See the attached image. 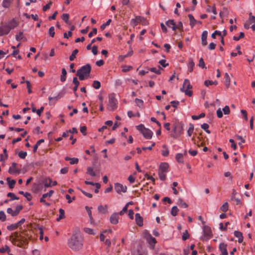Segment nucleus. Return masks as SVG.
<instances>
[{
    "mask_svg": "<svg viewBox=\"0 0 255 255\" xmlns=\"http://www.w3.org/2000/svg\"><path fill=\"white\" fill-rule=\"evenodd\" d=\"M132 67L130 66H124L123 67L122 71L123 72H127L131 69Z\"/></svg>",
    "mask_w": 255,
    "mask_h": 255,
    "instance_id": "obj_63",
    "label": "nucleus"
},
{
    "mask_svg": "<svg viewBox=\"0 0 255 255\" xmlns=\"http://www.w3.org/2000/svg\"><path fill=\"white\" fill-rule=\"evenodd\" d=\"M194 127L193 124L189 125V128L187 130V134L189 136H190L194 131Z\"/></svg>",
    "mask_w": 255,
    "mask_h": 255,
    "instance_id": "obj_34",
    "label": "nucleus"
},
{
    "mask_svg": "<svg viewBox=\"0 0 255 255\" xmlns=\"http://www.w3.org/2000/svg\"><path fill=\"white\" fill-rule=\"evenodd\" d=\"M250 23H255V16L253 15L251 12L249 13V21Z\"/></svg>",
    "mask_w": 255,
    "mask_h": 255,
    "instance_id": "obj_47",
    "label": "nucleus"
},
{
    "mask_svg": "<svg viewBox=\"0 0 255 255\" xmlns=\"http://www.w3.org/2000/svg\"><path fill=\"white\" fill-rule=\"evenodd\" d=\"M53 193L54 191L51 190L48 192L43 194L42 197H43V198H50L53 195Z\"/></svg>",
    "mask_w": 255,
    "mask_h": 255,
    "instance_id": "obj_37",
    "label": "nucleus"
},
{
    "mask_svg": "<svg viewBox=\"0 0 255 255\" xmlns=\"http://www.w3.org/2000/svg\"><path fill=\"white\" fill-rule=\"evenodd\" d=\"M188 17L190 20V25L191 27H193L197 22V20L194 18L192 14H188Z\"/></svg>",
    "mask_w": 255,
    "mask_h": 255,
    "instance_id": "obj_25",
    "label": "nucleus"
},
{
    "mask_svg": "<svg viewBox=\"0 0 255 255\" xmlns=\"http://www.w3.org/2000/svg\"><path fill=\"white\" fill-rule=\"evenodd\" d=\"M118 107V101L113 95H109L107 104V109L109 111H115Z\"/></svg>",
    "mask_w": 255,
    "mask_h": 255,
    "instance_id": "obj_4",
    "label": "nucleus"
},
{
    "mask_svg": "<svg viewBox=\"0 0 255 255\" xmlns=\"http://www.w3.org/2000/svg\"><path fill=\"white\" fill-rule=\"evenodd\" d=\"M195 64L192 59H190L188 64V70L189 72H192L193 70Z\"/></svg>",
    "mask_w": 255,
    "mask_h": 255,
    "instance_id": "obj_28",
    "label": "nucleus"
},
{
    "mask_svg": "<svg viewBox=\"0 0 255 255\" xmlns=\"http://www.w3.org/2000/svg\"><path fill=\"white\" fill-rule=\"evenodd\" d=\"M138 23L145 24L146 23L145 18L143 17L138 16L134 19H131L130 20V24L133 27H135Z\"/></svg>",
    "mask_w": 255,
    "mask_h": 255,
    "instance_id": "obj_8",
    "label": "nucleus"
},
{
    "mask_svg": "<svg viewBox=\"0 0 255 255\" xmlns=\"http://www.w3.org/2000/svg\"><path fill=\"white\" fill-rule=\"evenodd\" d=\"M136 128L137 130H138L139 131H140L141 133L143 132V131L144 129H146V128L144 127V126L142 124H140V125L136 126Z\"/></svg>",
    "mask_w": 255,
    "mask_h": 255,
    "instance_id": "obj_62",
    "label": "nucleus"
},
{
    "mask_svg": "<svg viewBox=\"0 0 255 255\" xmlns=\"http://www.w3.org/2000/svg\"><path fill=\"white\" fill-rule=\"evenodd\" d=\"M141 133L142 134L143 136L146 139L151 138L153 135V132L152 131L146 128Z\"/></svg>",
    "mask_w": 255,
    "mask_h": 255,
    "instance_id": "obj_15",
    "label": "nucleus"
},
{
    "mask_svg": "<svg viewBox=\"0 0 255 255\" xmlns=\"http://www.w3.org/2000/svg\"><path fill=\"white\" fill-rule=\"evenodd\" d=\"M221 210L226 212L228 210V204L227 202L225 203L221 207Z\"/></svg>",
    "mask_w": 255,
    "mask_h": 255,
    "instance_id": "obj_55",
    "label": "nucleus"
},
{
    "mask_svg": "<svg viewBox=\"0 0 255 255\" xmlns=\"http://www.w3.org/2000/svg\"><path fill=\"white\" fill-rule=\"evenodd\" d=\"M67 71L65 68L62 69V72L60 77V81L62 82H64L66 80Z\"/></svg>",
    "mask_w": 255,
    "mask_h": 255,
    "instance_id": "obj_24",
    "label": "nucleus"
},
{
    "mask_svg": "<svg viewBox=\"0 0 255 255\" xmlns=\"http://www.w3.org/2000/svg\"><path fill=\"white\" fill-rule=\"evenodd\" d=\"M44 184L45 187H50L57 185V182L56 181H52L51 179L48 178L44 180Z\"/></svg>",
    "mask_w": 255,
    "mask_h": 255,
    "instance_id": "obj_12",
    "label": "nucleus"
},
{
    "mask_svg": "<svg viewBox=\"0 0 255 255\" xmlns=\"http://www.w3.org/2000/svg\"><path fill=\"white\" fill-rule=\"evenodd\" d=\"M208 32L207 31H204L202 32L201 36L202 44L203 46H205L207 44V38Z\"/></svg>",
    "mask_w": 255,
    "mask_h": 255,
    "instance_id": "obj_18",
    "label": "nucleus"
},
{
    "mask_svg": "<svg viewBox=\"0 0 255 255\" xmlns=\"http://www.w3.org/2000/svg\"><path fill=\"white\" fill-rule=\"evenodd\" d=\"M18 227V224H11L7 227V229L9 231H13Z\"/></svg>",
    "mask_w": 255,
    "mask_h": 255,
    "instance_id": "obj_44",
    "label": "nucleus"
},
{
    "mask_svg": "<svg viewBox=\"0 0 255 255\" xmlns=\"http://www.w3.org/2000/svg\"><path fill=\"white\" fill-rule=\"evenodd\" d=\"M111 21H112V20L111 19H108V21L105 23H104L102 25H101V26L100 27L101 29L102 30H103L104 29H105V28H106V27L107 26L110 24Z\"/></svg>",
    "mask_w": 255,
    "mask_h": 255,
    "instance_id": "obj_48",
    "label": "nucleus"
},
{
    "mask_svg": "<svg viewBox=\"0 0 255 255\" xmlns=\"http://www.w3.org/2000/svg\"><path fill=\"white\" fill-rule=\"evenodd\" d=\"M69 15L68 13H63L62 16V19L66 23H68V21H69Z\"/></svg>",
    "mask_w": 255,
    "mask_h": 255,
    "instance_id": "obj_52",
    "label": "nucleus"
},
{
    "mask_svg": "<svg viewBox=\"0 0 255 255\" xmlns=\"http://www.w3.org/2000/svg\"><path fill=\"white\" fill-rule=\"evenodd\" d=\"M178 209L176 206H173L171 211V214L173 216H176L177 215Z\"/></svg>",
    "mask_w": 255,
    "mask_h": 255,
    "instance_id": "obj_39",
    "label": "nucleus"
},
{
    "mask_svg": "<svg viewBox=\"0 0 255 255\" xmlns=\"http://www.w3.org/2000/svg\"><path fill=\"white\" fill-rule=\"evenodd\" d=\"M44 141V140L43 139H41L39 140H38L36 143V144L33 147V152H36L37 150V148H38V147L39 146V145L42 142H43Z\"/></svg>",
    "mask_w": 255,
    "mask_h": 255,
    "instance_id": "obj_31",
    "label": "nucleus"
},
{
    "mask_svg": "<svg viewBox=\"0 0 255 255\" xmlns=\"http://www.w3.org/2000/svg\"><path fill=\"white\" fill-rule=\"evenodd\" d=\"M64 217H65L64 210L62 209H59V217L57 218V221H59L61 219L64 218Z\"/></svg>",
    "mask_w": 255,
    "mask_h": 255,
    "instance_id": "obj_30",
    "label": "nucleus"
},
{
    "mask_svg": "<svg viewBox=\"0 0 255 255\" xmlns=\"http://www.w3.org/2000/svg\"><path fill=\"white\" fill-rule=\"evenodd\" d=\"M205 116V114L203 113H202L199 116L193 115L192 116V119L194 120H197L200 118L204 117Z\"/></svg>",
    "mask_w": 255,
    "mask_h": 255,
    "instance_id": "obj_42",
    "label": "nucleus"
},
{
    "mask_svg": "<svg viewBox=\"0 0 255 255\" xmlns=\"http://www.w3.org/2000/svg\"><path fill=\"white\" fill-rule=\"evenodd\" d=\"M25 83L26 84L27 88L28 89V93L29 94L31 93H32V90H31V85L30 82L29 81H26Z\"/></svg>",
    "mask_w": 255,
    "mask_h": 255,
    "instance_id": "obj_60",
    "label": "nucleus"
},
{
    "mask_svg": "<svg viewBox=\"0 0 255 255\" xmlns=\"http://www.w3.org/2000/svg\"><path fill=\"white\" fill-rule=\"evenodd\" d=\"M10 251V249L7 246H5L4 247L0 249V252L1 253H4L6 252H8V253Z\"/></svg>",
    "mask_w": 255,
    "mask_h": 255,
    "instance_id": "obj_58",
    "label": "nucleus"
},
{
    "mask_svg": "<svg viewBox=\"0 0 255 255\" xmlns=\"http://www.w3.org/2000/svg\"><path fill=\"white\" fill-rule=\"evenodd\" d=\"M189 238V234H188L187 230L183 233L182 239L183 241H185Z\"/></svg>",
    "mask_w": 255,
    "mask_h": 255,
    "instance_id": "obj_56",
    "label": "nucleus"
},
{
    "mask_svg": "<svg viewBox=\"0 0 255 255\" xmlns=\"http://www.w3.org/2000/svg\"><path fill=\"white\" fill-rule=\"evenodd\" d=\"M7 196L11 198V199L9 200L10 201L18 200L19 199V198L16 196L15 194L13 193L9 192L7 194Z\"/></svg>",
    "mask_w": 255,
    "mask_h": 255,
    "instance_id": "obj_46",
    "label": "nucleus"
},
{
    "mask_svg": "<svg viewBox=\"0 0 255 255\" xmlns=\"http://www.w3.org/2000/svg\"><path fill=\"white\" fill-rule=\"evenodd\" d=\"M234 235L238 239L239 243H241L243 242V236L242 233L241 232L235 231L234 232Z\"/></svg>",
    "mask_w": 255,
    "mask_h": 255,
    "instance_id": "obj_22",
    "label": "nucleus"
},
{
    "mask_svg": "<svg viewBox=\"0 0 255 255\" xmlns=\"http://www.w3.org/2000/svg\"><path fill=\"white\" fill-rule=\"evenodd\" d=\"M108 206L105 205L104 206L99 205L98 207V210L100 213L105 214L107 212Z\"/></svg>",
    "mask_w": 255,
    "mask_h": 255,
    "instance_id": "obj_21",
    "label": "nucleus"
},
{
    "mask_svg": "<svg viewBox=\"0 0 255 255\" xmlns=\"http://www.w3.org/2000/svg\"><path fill=\"white\" fill-rule=\"evenodd\" d=\"M133 255H147V252L144 250H138L133 253Z\"/></svg>",
    "mask_w": 255,
    "mask_h": 255,
    "instance_id": "obj_38",
    "label": "nucleus"
},
{
    "mask_svg": "<svg viewBox=\"0 0 255 255\" xmlns=\"http://www.w3.org/2000/svg\"><path fill=\"white\" fill-rule=\"evenodd\" d=\"M84 231L85 233H86L88 234L94 235L95 234L93 229H92L91 228H84Z\"/></svg>",
    "mask_w": 255,
    "mask_h": 255,
    "instance_id": "obj_53",
    "label": "nucleus"
},
{
    "mask_svg": "<svg viewBox=\"0 0 255 255\" xmlns=\"http://www.w3.org/2000/svg\"><path fill=\"white\" fill-rule=\"evenodd\" d=\"M135 222L136 224L141 227L143 225V219L139 213H136L135 215Z\"/></svg>",
    "mask_w": 255,
    "mask_h": 255,
    "instance_id": "obj_17",
    "label": "nucleus"
},
{
    "mask_svg": "<svg viewBox=\"0 0 255 255\" xmlns=\"http://www.w3.org/2000/svg\"><path fill=\"white\" fill-rule=\"evenodd\" d=\"M225 84H226V86L228 87L230 84V78L227 73H226L225 74Z\"/></svg>",
    "mask_w": 255,
    "mask_h": 255,
    "instance_id": "obj_35",
    "label": "nucleus"
},
{
    "mask_svg": "<svg viewBox=\"0 0 255 255\" xmlns=\"http://www.w3.org/2000/svg\"><path fill=\"white\" fill-rule=\"evenodd\" d=\"M17 164L13 162L11 166L9 168L8 173L10 174H19L20 170L16 168Z\"/></svg>",
    "mask_w": 255,
    "mask_h": 255,
    "instance_id": "obj_10",
    "label": "nucleus"
},
{
    "mask_svg": "<svg viewBox=\"0 0 255 255\" xmlns=\"http://www.w3.org/2000/svg\"><path fill=\"white\" fill-rule=\"evenodd\" d=\"M86 173L92 177H95L96 176V172L94 171L93 168L91 167H87Z\"/></svg>",
    "mask_w": 255,
    "mask_h": 255,
    "instance_id": "obj_23",
    "label": "nucleus"
},
{
    "mask_svg": "<svg viewBox=\"0 0 255 255\" xmlns=\"http://www.w3.org/2000/svg\"><path fill=\"white\" fill-rule=\"evenodd\" d=\"M159 177L161 180H164L166 179V172H162L160 171H158Z\"/></svg>",
    "mask_w": 255,
    "mask_h": 255,
    "instance_id": "obj_41",
    "label": "nucleus"
},
{
    "mask_svg": "<svg viewBox=\"0 0 255 255\" xmlns=\"http://www.w3.org/2000/svg\"><path fill=\"white\" fill-rule=\"evenodd\" d=\"M143 237L145 239L147 243L150 245V248L153 249L156 243V239L152 237L147 231H145L143 233Z\"/></svg>",
    "mask_w": 255,
    "mask_h": 255,
    "instance_id": "obj_6",
    "label": "nucleus"
},
{
    "mask_svg": "<svg viewBox=\"0 0 255 255\" xmlns=\"http://www.w3.org/2000/svg\"><path fill=\"white\" fill-rule=\"evenodd\" d=\"M166 24L169 27H171L174 31L177 29V26L173 20H168L166 22Z\"/></svg>",
    "mask_w": 255,
    "mask_h": 255,
    "instance_id": "obj_19",
    "label": "nucleus"
},
{
    "mask_svg": "<svg viewBox=\"0 0 255 255\" xmlns=\"http://www.w3.org/2000/svg\"><path fill=\"white\" fill-rule=\"evenodd\" d=\"M78 53V49H75L72 53L71 55L69 57V60L72 61L74 60V59L76 58V54Z\"/></svg>",
    "mask_w": 255,
    "mask_h": 255,
    "instance_id": "obj_32",
    "label": "nucleus"
},
{
    "mask_svg": "<svg viewBox=\"0 0 255 255\" xmlns=\"http://www.w3.org/2000/svg\"><path fill=\"white\" fill-rule=\"evenodd\" d=\"M198 66L202 68H204L205 67V63L202 58H201L200 59Z\"/></svg>",
    "mask_w": 255,
    "mask_h": 255,
    "instance_id": "obj_64",
    "label": "nucleus"
},
{
    "mask_svg": "<svg viewBox=\"0 0 255 255\" xmlns=\"http://www.w3.org/2000/svg\"><path fill=\"white\" fill-rule=\"evenodd\" d=\"M203 236L201 237L203 240H208L211 238L212 234L211 229L208 226H204L203 229Z\"/></svg>",
    "mask_w": 255,
    "mask_h": 255,
    "instance_id": "obj_7",
    "label": "nucleus"
},
{
    "mask_svg": "<svg viewBox=\"0 0 255 255\" xmlns=\"http://www.w3.org/2000/svg\"><path fill=\"white\" fill-rule=\"evenodd\" d=\"M119 215L118 213H113L110 218V222L112 224H117L119 222Z\"/></svg>",
    "mask_w": 255,
    "mask_h": 255,
    "instance_id": "obj_13",
    "label": "nucleus"
},
{
    "mask_svg": "<svg viewBox=\"0 0 255 255\" xmlns=\"http://www.w3.org/2000/svg\"><path fill=\"white\" fill-rule=\"evenodd\" d=\"M218 84V82L217 81H210V80H206L205 82H204V84L206 86H209L210 85H217Z\"/></svg>",
    "mask_w": 255,
    "mask_h": 255,
    "instance_id": "obj_36",
    "label": "nucleus"
},
{
    "mask_svg": "<svg viewBox=\"0 0 255 255\" xmlns=\"http://www.w3.org/2000/svg\"><path fill=\"white\" fill-rule=\"evenodd\" d=\"M6 24L9 28V30H11L17 26L18 22L14 19H12L6 23Z\"/></svg>",
    "mask_w": 255,
    "mask_h": 255,
    "instance_id": "obj_14",
    "label": "nucleus"
},
{
    "mask_svg": "<svg viewBox=\"0 0 255 255\" xmlns=\"http://www.w3.org/2000/svg\"><path fill=\"white\" fill-rule=\"evenodd\" d=\"M183 125L182 123H179L176 125L173 129V131L170 134V136L174 138H177L183 133Z\"/></svg>",
    "mask_w": 255,
    "mask_h": 255,
    "instance_id": "obj_5",
    "label": "nucleus"
},
{
    "mask_svg": "<svg viewBox=\"0 0 255 255\" xmlns=\"http://www.w3.org/2000/svg\"><path fill=\"white\" fill-rule=\"evenodd\" d=\"M91 66L89 64L82 66L77 71V76H78L80 80L82 81L88 79L91 71Z\"/></svg>",
    "mask_w": 255,
    "mask_h": 255,
    "instance_id": "obj_2",
    "label": "nucleus"
},
{
    "mask_svg": "<svg viewBox=\"0 0 255 255\" xmlns=\"http://www.w3.org/2000/svg\"><path fill=\"white\" fill-rule=\"evenodd\" d=\"M13 0H3L2 6L5 8H8L10 5Z\"/></svg>",
    "mask_w": 255,
    "mask_h": 255,
    "instance_id": "obj_29",
    "label": "nucleus"
},
{
    "mask_svg": "<svg viewBox=\"0 0 255 255\" xmlns=\"http://www.w3.org/2000/svg\"><path fill=\"white\" fill-rule=\"evenodd\" d=\"M192 88L189 81L188 79H185L183 82L182 87L180 88V91L185 93V95L191 97L192 95V91L190 90Z\"/></svg>",
    "mask_w": 255,
    "mask_h": 255,
    "instance_id": "obj_3",
    "label": "nucleus"
},
{
    "mask_svg": "<svg viewBox=\"0 0 255 255\" xmlns=\"http://www.w3.org/2000/svg\"><path fill=\"white\" fill-rule=\"evenodd\" d=\"M223 111L225 115H228L230 112V108L228 106H226L223 109Z\"/></svg>",
    "mask_w": 255,
    "mask_h": 255,
    "instance_id": "obj_61",
    "label": "nucleus"
},
{
    "mask_svg": "<svg viewBox=\"0 0 255 255\" xmlns=\"http://www.w3.org/2000/svg\"><path fill=\"white\" fill-rule=\"evenodd\" d=\"M219 249L222 255H228V253L227 250V245L224 243H221L219 245Z\"/></svg>",
    "mask_w": 255,
    "mask_h": 255,
    "instance_id": "obj_16",
    "label": "nucleus"
},
{
    "mask_svg": "<svg viewBox=\"0 0 255 255\" xmlns=\"http://www.w3.org/2000/svg\"><path fill=\"white\" fill-rule=\"evenodd\" d=\"M207 11L209 12H213L214 14H216V7L215 6L212 7L209 6L207 9Z\"/></svg>",
    "mask_w": 255,
    "mask_h": 255,
    "instance_id": "obj_45",
    "label": "nucleus"
},
{
    "mask_svg": "<svg viewBox=\"0 0 255 255\" xmlns=\"http://www.w3.org/2000/svg\"><path fill=\"white\" fill-rule=\"evenodd\" d=\"M10 30L6 24L0 26V36L7 34Z\"/></svg>",
    "mask_w": 255,
    "mask_h": 255,
    "instance_id": "obj_11",
    "label": "nucleus"
},
{
    "mask_svg": "<svg viewBox=\"0 0 255 255\" xmlns=\"http://www.w3.org/2000/svg\"><path fill=\"white\" fill-rule=\"evenodd\" d=\"M86 209V211L88 213V214L89 215V217L90 219L91 220H93V217H92V211H91V209L92 208H90V207H88V206H86L85 207Z\"/></svg>",
    "mask_w": 255,
    "mask_h": 255,
    "instance_id": "obj_50",
    "label": "nucleus"
},
{
    "mask_svg": "<svg viewBox=\"0 0 255 255\" xmlns=\"http://www.w3.org/2000/svg\"><path fill=\"white\" fill-rule=\"evenodd\" d=\"M6 181L9 188L11 189L13 188L14 186L16 181L14 180L11 179L9 177H7L6 178Z\"/></svg>",
    "mask_w": 255,
    "mask_h": 255,
    "instance_id": "obj_27",
    "label": "nucleus"
},
{
    "mask_svg": "<svg viewBox=\"0 0 255 255\" xmlns=\"http://www.w3.org/2000/svg\"><path fill=\"white\" fill-rule=\"evenodd\" d=\"M23 38V32L20 31L15 35V39L17 41H20Z\"/></svg>",
    "mask_w": 255,
    "mask_h": 255,
    "instance_id": "obj_51",
    "label": "nucleus"
},
{
    "mask_svg": "<svg viewBox=\"0 0 255 255\" xmlns=\"http://www.w3.org/2000/svg\"><path fill=\"white\" fill-rule=\"evenodd\" d=\"M68 245L69 248L74 251H78L82 248L83 239L79 229L73 233L71 238L68 240Z\"/></svg>",
    "mask_w": 255,
    "mask_h": 255,
    "instance_id": "obj_1",
    "label": "nucleus"
},
{
    "mask_svg": "<svg viewBox=\"0 0 255 255\" xmlns=\"http://www.w3.org/2000/svg\"><path fill=\"white\" fill-rule=\"evenodd\" d=\"M169 167V165L168 163L164 162L162 163L159 166V171L167 172L168 171V169Z\"/></svg>",
    "mask_w": 255,
    "mask_h": 255,
    "instance_id": "obj_20",
    "label": "nucleus"
},
{
    "mask_svg": "<svg viewBox=\"0 0 255 255\" xmlns=\"http://www.w3.org/2000/svg\"><path fill=\"white\" fill-rule=\"evenodd\" d=\"M6 220V216L4 212L2 211H0V221L2 222Z\"/></svg>",
    "mask_w": 255,
    "mask_h": 255,
    "instance_id": "obj_54",
    "label": "nucleus"
},
{
    "mask_svg": "<svg viewBox=\"0 0 255 255\" xmlns=\"http://www.w3.org/2000/svg\"><path fill=\"white\" fill-rule=\"evenodd\" d=\"M18 156L21 158V159H24L26 155H27V152H24V151H20L18 154Z\"/></svg>",
    "mask_w": 255,
    "mask_h": 255,
    "instance_id": "obj_59",
    "label": "nucleus"
},
{
    "mask_svg": "<svg viewBox=\"0 0 255 255\" xmlns=\"http://www.w3.org/2000/svg\"><path fill=\"white\" fill-rule=\"evenodd\" d=\"M178 205L181 207L183 208H186L188 206L187 204L186 203L183 202L181 199L178 200Z\"/></svg>",
    "mask_w": 255,
    "mask_h": 255,
    "instance_id": "obj_57",
    "label": "nucleus"
},
{
    "mask_svg": "<svg viewBox=\"0 0 255 255\" xmlns=\"http://www.w3.org/2000/svg\"><path fill=\"white\" fill-rule=\"evenodd\" d=\"M92 86L95 89H99L101 87V83L99 81L95 80L93 83Z\"/></svg>",
    "mask_w": 255,
    "mask_h": 255,
    "instance_id": "obj_33",
    "label": "nucleus"
},
{
    "mask_svg": "<svg viewBox=\"0 0 255 255\" xmlns=\"http://www.w3.org/2000/svg\"><path fill=\"white\" fill-rule=\"evenodd\" d=\"M48 33H49V35L51 37H53L54 36L55 31H54V27L53 26H51L49 28V30H48Z\"/></svg>",
    "mask_w": 255,
    "mask_h": 255,
    "instance_id": "obj_49",
    "label": "nucleus"
},
{
    "mask_svg": "<svg viewBox=\"0 0 255 255\" xmlns=\"http://www.w3.org/2000/svg\"><path fill=\"white\" fill-rule=\"evenodd\" d=\"M175 158L178 162L181 163H183L184 162L183 155L182 153L176 154Z\"/></svg>",
    "mask_w": 255,
    "mask_h": 255,
    "instance_id": "obj_26",
    "label": "nucleus"
},
{
    "mask_svg": "<svg viewBox=\"0 0 255 255\" xmlns=\"http://www.w3.org/2000/svg\"><path fill=\"white\" fill-rule=\"evenodd\" d=\"M7 213L9 214H10L12 216H17V214L15 211V210H13L11 208H8L7 209Z\"/></svg>",
    "mask_w": 255,
    "mask_h": 255,
    "instance_id": "obj_43",
    "label": "nucleus"
},
{
    "mask_svg": "<svg viewBox=\"0 0 255 255\" xmlns=\"http://www.w3.org/2000/svg\"><path fill=\"white\" fill-rule=\"evenodd\" d=\"M209 126L206 123H204L201 125V128L204 129L208 133H210V131L208 129Z\"/></svg>",
    "mask_w": 255,
    "mask_h": 255,
    "instance_id": "obj_40",
    "label": "nucleus"
},
{
    "mask_svg": "<svg viewBox=\"0 0 255 255\" xmlns=\"http://www.w3.org/2000/svg\"><path fill=\"white\" fill-rule=\"evenodd\" d=\"M114 188L116 191L121 194L122 192L125 193L127 190V187L119 183H116L114 184Z\"/></svg>",
    "mask_w": 255,
    "mask_h": 255,
    "instance_id": "obj_9",
    "label": "nucleus"
}]
</instances>
